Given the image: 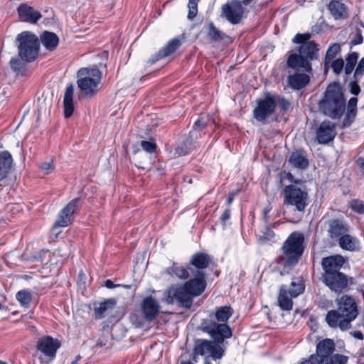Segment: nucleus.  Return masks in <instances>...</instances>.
Returning <instances> with one entry per match:
<instances>
[{
    "instance_id": "1",
    "label": "nucleus",
    "mask_w": 364,
    "mask_h": 364,
    "mask_svg": "<svg viewBox=\"0 0 364 364\" xmlns=\"http://www.w3.org/2000/svg\"><path fill=\"white\" fill-rule=\"evenodd\" d=\"M344 262V258L341 255L325 257L321 262L323 271L321 281L335 293L340 294L346 291L348 287V277L341 272Z\"/></svg>"
},
{
    "instance_id": "2",
    "label": "nucleus",
    "mask_w": 364,
    "mask_h": 364,
    "mask_svg": "<svg viewBox=\"0 0 364 364\" xmlns=\"http://www.w3.org/2000/svg\"><path fill=\"white\" fill-rule=\"evenodd\" d=\"M338 310H331L326 316V321L333 328L346 331L351 328V322L358 316L357 306L353 298L343 295L336 299Z\"/></svg>"
},
{
    "instance_id": "3",
    "label": "nucleus",
    "mask_w": 364,
    "mask_h": 364,
    "mask_svg": "<svg viewBox=\"0 0 364 364\" xmlns=\"http://www.w3.org/2000/svg\"><path fill=\"white\" fill-rule=\"evenodd\" d=\"M205 285L206 283L200 279H190L183 285L173 286L167 289L164 300L168 304L176 302L186 308H190L193 297L201 294Z\"/></svg>"
},
{
    "instance_id": "4",
    "label": "nucleus",
    "mask_w": 364,
    "mask_h": 364,
    "mask_svg": "<svg viewBox=\"0 0 364 364\" xmlns=\"http://www.w3.org/2000/svg\"><path fill=\"white\" fill-rule=\"evenodd\" d=\"M319 110L331 119H339L346 109V99L338 83L330 84L318 102Z\"/></svg>"
},
{
    "instance_id": "5",
    "label": "nucleus",
    "mask_w": 364,
    "mask_h": 364,
    "mask_svg": "<svg viewBox=\"0 0 364 364\" xmlns=\"http://www.w3.org/2000/svg\"><path fill=\"white\" fill-rule=\"evenodd\" d=\"M318 44L314 42L302 43L297 51H291L287 58L289 68L312 73L311 62L318 60Z\"/></svg>"
},
{
    "instance_id": "6",
    "label": "nucleus",
    "mask_w": 364,
    "mask_h": 364,
    "mask_svg": "<svg viewBox=\"0 0 364 364\" xmlns=\"http://www.w3.org/2000/svg\"><path fill=\"white\" fill-rule=\"evenodd\" d=\"M232 314L233 309L229 306L218 308L214 318L204 323V331L208 333L211 338H215L219 342H223L232 335L231 328L227 324V321Z\"/></svg>"
},
{
    "instance_id": "7",
    "label": "nucleus",
    "mask_w": 364,
    "mask_h": 364,
    "mask_svg": "<svg viewBox=\"0 0 364 364\" xmlns=\"http://www.w3.org/2000/svg\"><path fill=\"white\" fill-rule=\"evenodd\" d=\"M304 250V237L301 232H294L285 240L282 245L283 255L279 262L284 267L295 265Z\"/></svg>"
},
{
    "instance_id": "8",
    "label": "nucleus",
    "mask_w": 364,
    "mask_h": 364,
    "mask_svg": "<svg viewBox=\"0 0 364 364\" xmlns=\"http://www.w3.org/2000/svg\"><path fill=\"white\" fill-rule=\"evenodd\" d=\"M283 204L294 207V210L301 214L309 205V193L305 185L290 184L286 186L282 191Z\"/></svg>"
},
{
    "instance_id": "9",
    "label": "nucleus",
    "mask_w": 364,
    "mask_h": 364,
    "mask_svg": "<svg viewBox=\"0 0 364 364\" xmlns=\"http://www.w3.org/2000/svg\"><path fill=\"white\" fill-rule=\"evenodd\" d=\"M16 41L21 59L28 63L35 60L39 52L38 37L31 32L24 31L17 36Z\"/></svg>"
},
{
    "instance_id": "10",
    "label": "nucleus",
    "mask_w": 364,
    "mask_h": 364,
    "mask_svg": "<svg viewBox=\"0 0 364 364\" xmlns=\"http://www.w3.org/2000/svg\"><path fill=\"white\" fill-rule=\"evenodd\" d=\"M102 73L97 68H83L77 72V84L81 92L87 96L95 95L101 81Z\"/></svg>"
},
{
    "instance_id": "11",
    "label": "nucleus",
    "mask_w": 364,
    "mask_h": 364,
    "mask_svg": "<svg viewBox=\"0 0 364 364\" xmlns=\"http://www.w3.org/2000/svg\"><path fill=\"white\" fill-rule=\"evenodd\" d=\"M213 341L199 339L196 341L194 353L196 355L211 357L213 360L220 359L224 354V342H219L215 338Z\"/></svg>"
},
{
    "instance_id": "12",
    "label": "nucleus",
    "mask_w": 364,
    "mask_h": 364,
    "mask_svg": "<svg viewBox=\"0 0 364 364\" xmlns=\"http://www.w3.org/2000/svg\"><path fill=\"white\" fill-rule=\"evenodd\" d=\"M275 110L272 95L267 93L263 99L257 100V106L253 110L254 117L259 122L266 123L267 119Z\"/></svg>"
},
{
    "instance_id": "13",
    "label": "nucleus",
    "mask_w": 364,
    "mask_h": 364,
    "mask_svg": "<svg viewBox=\"0 0 364 364\" xmlns=\"http://www.w3.org/2000/svg\"><path fill=\"white\" fill-rule=\"evenodd\" d=\"M245 9L239 0H233L223 5L222 16L232 24H237L243 18Z\"/></svg>"
},
{
    "instance_id": "14",
    "label": "nucleus",
    "mask_w": 364,
    "mask_h": 364,
    "mask_svg": "<svg viewBox=\"0 0 364 364\" xmlns=\"http://www.w3.org/2000/svg\"><path fill=\"white\" fill-rule=\"evenodd\" d=\"M210 260V257L208 254L203 252L196 253L191 257L190 262L196 269L191 267L188 269L194 277L193 279H200L205 283L203 269L208 267Z\"/></svg>"
},
{
    "instance_id": "15",
    "label": "nucleus",
    "mask_w": 364,
    "mask_h": 364,
    "mask_svg": "<svg viewBox=\"0 0 364 364\" xmlns=\"http://www.w3.org/2000/svg\"><path fill=\"white\" fill-rule=\"evenodd\" d=\"M60 347V341L50 336L41 337L37 342V349L48 358L47 362L55 358L57 350Z\"/></svg>"
},
{
    "instance_id": "16",
    "label": "nucleus",
    "mask_w": 364,
    "mask_h": 364,
    "mask_svg": "<svg viewBox=\"0 0 364 364\" xmlns=\"http://www.w3.org/2000/svg\"><path fill=\"white\" fill-rule=\"evenodd\" d=\"M80 198H77L72 200L59 213L58 218L55 223V226L66 227L71 221V218L79 206Z\"/></svg>"
},
{
    "instance_id": "17",
    "label": "nucleus",
    "mask_w": 364,
    "mask_h": 364,
    "mask_svg": "<svg viewBox=\"0 0 364 364\" xmlns=\"http://www.w3.org/2000/svg\"><path fill=\"white\" fill-rule=\"evenodd\" d=\"M336 136L335 124L330 121H323L316 131V139L319 144H326Z\"/></svg>"
},
{
    "instance_id": "18",
    "label": "nucleus",
    "mask_w": 364,
    "mask_h": 364,
    "mask_svg": "<svg viewBox=\"0 0 364 364\" xmlns=\"http://www.w3.org/2000/svg\"><path fill=\"white\" fill-rule=\"evenodd\" d=\"M160 306L152 296L146 297L142 302L141 309L144 318L148 321H153L159 312Z\"/></svg>"
},
{
    "instance_id": "19",
    "label": "nucleus",
    "mask_w": 364,
    "mask_h": 364,
    "mask_svg": "<svg viewBox=\"0 0 364 364\" xmlns=\"http://www.w3.org/2000/svg\"><path fill=\"white\" fill-rule=\"evenodd\" d=\"M17 12L20 20L23 22L36 23L42 17L38 11L25 4L19 5Z\"/></svg>"
},
{
    "instance_id": "20",
    "label": "nucleus",
    "mask_w": 364,
    "mask_h": 364,
    "mask_svg": "<svg viewBox=\"0 0 364 364\" xmlns=\"http://www.w3.org/2000/svg\"><path fill=\"white\" fill-rule=\"evenodd\" d=\"M328 10L336 21H343L348 18V8L341 1L331 0L328 4Z\"/></svg>"
},
{
    "instance_id": "21",
    "label": "nucleus",
    "mask_w": 364,
    "mask_h": 364,
    "mask_svg": "<svg viewBox=\"0 0 364 364\" xmlns=\"http://www.w3.org/2000/svg\"><path fill=\"white\" fill-rule=\"evenodd\" d=\"M348 225L342 220L333 219L328 222V235L332 239H339L349 232Z\"/></svg>"
},
{
    "instance_id": "22",
    "label": "nucleus",
    "mask_w": 364,
    "mask_h": 364,
    "mask_svg": "<svg viewBox=\"0 0 364 364\" xmlns=\"http://www.w3.org/2000/svg\"><path fill=\"white\" fill-rule=\"evenodd\" d=\"M310 81V76L306 73H295L289 75L287 77L289 86L296 90H301L306 87Z\"/></svg>"
},
{
    "instance_id": "23",
    "label": "nucleus",
    "mask_w": 364,
    "mask_h": 364,
    "mask_svg": "<svg viewBox=\"0 0 364 364\" xmlns=\"http://www.w3.org/2000/svg\"><path fill=\"white\" fill-rule=\"evenodd\" d=\"M13 159L7 151L0 152V181L6 178L12 168Z\"/></svg>"
},
{
    "instance_id": "24",
    "label": "nucleus",
    "mask_w": 364,
    "mask_h": 364,
    "mask_svg": "<svg viewBox=\"0 0 364 364\" xmlns=\"http://www.w3.org/2000/svg\"><path fill=\"white\" fill-rule=\"evenodd\" d=\"M73 94L74 86L70 84L65 89L63 98L64 114L66 118H69L74 111Z\"/></svg>"
},
{
    "instance_id": "25",
    "label": "nucleus",
    "mask_w": 364,
    "mask_h": 364,
    "mask_svg": "<svg viewBox=\"0 0 364 364\" xmlns=\"http://www.w3.org/2000/svg\"><path fill=\"white\" fill-rule=\"evenodd\" d=\"M334 350L335 343L333 340L330 338H325L318 342L317 344L316 350V355H314L317 358H319L332 354L333 353Z\"/></svg>"
},
{
    "instance_id": "26",
    "label": "nucleus",
    "mask_w": 364,
    "mask_h": 364,
    "mask_svg": "<svg viewBox=\"0 0 364 364\" xmlns=\"http://www.w3.org/2000/svg\"><path fill=\"white\" fill-rule=\"evenodd\" d=\"M181 46V41L179 38H175L170 40L167 44L158 52L156 55V60L169 56Z\"/></svg>"
},
{
    "instance_id": "27",
    "label": "nucleus",
    "mask_w": 364,
    "mask_h": 364,
    "mask_svg": "<svg viewBox=\"0 0 364 364\" xmlns=\"http://www.w3.org/2000/svg\"><path fill=\"white\" fill-rule=\"evenodd\" d=\"M348 358L341 354H329L322 357L317 358L316 364H345L347 363Z\"/></svg>"
},
{
    "instance_id": "28",
    "label": "nucleus",
    "mask_w": 364,
    "mask_h": 364,
    "mask_svg": "<svg viewBox=\"0 0 364 364\" xmlns=\"http://www.w3.org/2000/svg\"><path fill=\"white\" fill-rule=\"evenodd\" d=\"M115 301L113 299H109L103 302L95 304L94 315L96 319H102L109 310L114 308Z\"/></svg>"
},
{
    "instance_id": "29",
    "label": "nucleus",
    "mask_w": 364,
    "mask_h": 364,
    "mask_svg": "<svg viewBox=\"0 0 364 364\" xmlns=\"http://www.w3.org/2000/svg\"><path fill=\"white\" fill-rule=\"evenodd\" d=\"M289 162L293 166L305 169L309 166V160L304 153L299 151L292 152L289 159Z\"/></svg>"
},
{
    "instance_id": "30",
    "label": "nucleus",
    "mask_w": 364,
    "mask_h": 364,
    "mask_svg": "<svg viewBox=\"0 0 364 364\" xmlns=\"http://www.w3.org/2000/svg\"><path fill=\"white\" fill-rule=\"evenodd\" d=\"M338 244L343 250L354 251L358 247L359 242L355 237L347 232L338 239Z\"/></svg>"
},
{
    "instance_id": "31",
    "label": "nucleus",
    "mask_w": 364,
    "mask_h": 364,
    "mask_svg": "<svg viewBox=\"0 0 364 364\" xmlns=\"http://www.w3.org/2000/svg\"><path fill=\"white\" fill-rule=\"evenodd\" d=\"M289 294L286 287L282 286L278 296V304L279 307L285 311L291 310L293 306L292 297L289 296Z\"/></svg>"
},
{
    "instance_id": "32",
    "label": "nucleus",
    "mask_w": 364,
    "mask_h": 364,
    "mask_svg": "<svg viewBox=\"0 0 364 364\" xmlns=\"http://www.w3.org/2000/svg\"><path fill=\"white\" fill-rule=\"evenodd\" d=\"M41 41L45 48L49 50H53L59 43V38L58 36L49 31H44L42 37Z\"/></svg>"
},
{
    "instance_id": "33",
    "label": "nucleus",
    "mask_w": 364,
    "mask_h": 364,
    "mask_svg": "<svg viewBox=\"0 0 364 364\" xmlns=\"http://www.w3.org/2000/svg\"><path fill=\"white\" fill-rule=\"evenodd\" d=\"M166 271L169 274H174L179 279H186L189 277L188 269L178 266L175 263H173L171 267L168 268Z\"/></svg>"
},
{
    "instance_id": "34",
    "label": "nucleus",
    "mask_w": 364,
    "mask_h": 364,
    "mask_svg": "<svg viewBox=\"0 0 364 364\" xmlns=\"http://www.w3.org/2000/svg\"><path fill=\"white\" fill-rule=\"evenodd\" d=\"M358 58V53L356 52H352L348 54L346 58V64L344 68L346 75H350L352 73L355 68V65Z\"/></svg>"
},
{
    "instance_id": "35",
    "label": "nucleus",
    "mask_w": 364,
    "mask_h": 364,
    "mask_svg": "<svg viewBox=\"0 0 364 364\" xmlns=\"http://www.w3.org/2000/svg\"><path fill=\"white\" fill-rule=\"evenodd\" d=\"M208 35L209 38L214 41H220L223 40L227 36L218 30L213 24L210 22L208 25Z\"/></svg>"
},
{
    "instance_id": "36",
    "label": "nucleus",
    "mask_w": 364,
    "mask_h": 364,
    "mask_svg": "<svg viewBox=\"0 0 364 364\" xmlns=\"http://www.w3.org/2000/svg\"><path fill=\"white\" fill-rule=\"evenodd\" d=\"M213 123V119L208 114H201L200 117L195 122L193 128L194 129L200 130L205 127L210 126Z\"/></svg>"
},
{
    "instance_id": "37",
    "label": "nucleus",
    "mask_w": 364,
    "mask_h": 364,
    "mask_svg": "<svg viewBox=\"0 0 364 364\" xmlns=\"http://www.w3.org/2000/svg\"><path fill=\"white\" fill-rule=\"evenodd\" d=\"M340 50L341 46L339 43H334L328 48L324 59L325 66H327L330 63V62L333 59L337 53L340 52Z\"/></svg>"
},
{
    "instance_id": "38",
    "label": "nucleus",
    "mask_w": 364,
    "mask_h": 364,
    "mask_svg": "<svg viewBox=\"0 0 364 364\" xmlns=\"http://www.w3.org/2000/svg\"><path fill=\"white\" fill-rule=\"evenodd\" d=\"M272 97L274 101L275 109L277 107H278L281 110L286 111L290 107V102L284 97L277 95H272Z\"/></svg>"
},
{
    "instance_id": "39",
    "label": "nucleus",
    "mask_w": 364,
    "mask_h": 364,
    "mask_svg": "<svg viewBox=\"0 0 364 364\" xmlns=\"http://www.w3.org/2000/svg\"><path fill=\"white\" fill-rule=\"evenodd\" d=\"M16 298L22 306H27L31 301V294L28 290H21L16 293Z\"/></svg>"
},
{
    "instance_id": "40",
    "label": "nucleus",
    "mask_w": 364,
    "mask_h": 364,
    "mask_svg": "<svg viewBox=\"0 0 364 364\" xmlns=\"http://www.w3.org/2000/svg\"><path fill=\"white\" fill-rule=\"evenodd\" d=\"M304 291V286L302 283H296L292 282L291 284V288L289 291V294L291 297H296Z\"/></svg>"
},
{
    "instance_id": "41",
    "label": "nucleus",
    "mask_w": 364,
    "mask_h": 364,
    "mask_svg": "<svg viewBox=\"0 0 364 364\" xmlns=\"http://www.w3.org/2000/svg\"><path fill=\"white\" fill-rule=\"evenodd\" d=\"M199 0H189L188 4V18L193 20L197 15L198 12V4Z\"/></svg>"
},
{
    "instance_id": "42",
    "label": "nucleus",
    "mask_w": 364,
    "mask_h": 364,
    "mask_svg": "<svg viewBox=\"0 0 364 364\" xmlns=\"http://www.w3.org/2000/svg\"><path fill=\"white\" fill-rule=\"evenodd\" d=\"M11 68L16 74L21 73L24 68V63L16 58H12L9 62Z\"/></svg>"
},
{
    "instance_id": "43",
    "label": "nucleus",
    "mask_w": 364,
    "mask_h": 364,
    "mask_svg": "<svg viewBox=\"0 0 364 364\" xmlns=\"http://www.w3.org/2000/svg\"><path fill=\"white\" fill-rule=\"evenodd\" d=\"M39 168L44 174H49L52 173L55 169L53 159H49L47 161L41 163L39 165Z\"/></svg>"
},
{
    "instance_id": "44",
    "label": "nucleus",
    "mask_w": 364,
    "mask_h": 364,
    "mask_svg": "<svg viewBox=\"0 0 364 364\" xmlns=\"http://www.w3.org/2000/svg\"><path fill=\"white\" fill-rule=\"evenodd\" d=\"M350 208L358 214H364V202L360 200H353L350 204Z\"/></svg>"
},
{
    "instance_id": "45",
    "label": "nucleus",
    "mask_w": 364,
    "mask_h": 364,
    "mask_svg": "<svg viewBox=\"0 0 364 364\" xmlns=\"http://www.w3.org/2000/svg\"><path fill=\"white\" fill-rule=\"evenodd\" d=\"M140 146L142 149L148 154H152L155 152L156 149V144L154 141H141L140 142Z\"/></svg>"
},
{
    "instance_id": "46",
    "label": "nucleus",
    "mask_w": 364,
    "mask_h": 364,
    "mask_svg": "<svg viewBox=\"0 0 364 364\" xmlns=\"http://www.w3.org/2000/svg\"><path fill=\"white\" fill-rule=\"evenodd\" d=\"M358 103V99L355 97H351L348 101V112L347 116L350 117V116L355 117L356 113V107Z\"/></svg>"
},
{
    "instance_id": "47",
    "label": "nucleus",
    "mask_w": 364,
    "mask_h": 364,
    "mask_svg": "<svg viewBox=\"0 0 364 364\" xmlns=\"http://www.w3.org/2000/svg\"><path fill=\"white\" fill-rule=\"evenodd\" d=\"M344 67V61L342 58H338L331 63V68L336 75H339Z\"/></svg>"
},
{
    "instance_id": "48",
    "label": "nucleus",
    "mask_w": 364,
    "mask_h": 364,
    "mask_svg": "<svg viewBox=\"0 0 364 364\" xmlns=\"http://www.w3.org/2000/svg\"><path fill=\"white\" fill-rule=\"evenodd\" d=\"M311 38V34L309 33L301 34L297 33L293 38V42L295 43H302L310 42L309 40Z\"/></svg>"
},
{
    "instance_id": "49",
    "label": "nucleus",
    "mask_w": 364,
    "mask_h": 364,
    "mask_svg": "<svg viewBox=\"0 0 364 364\" xmlns=\"http://www.w3.org/2000/svg\"><path fill=\"white\" fill-rule=\"evenodd\" d=\"M364 74V58H362L359 61L357 68H355L353 77L354 79H360V76Z\"/></svg>"
},
{
    "instance_id": "50",
    "label": "nucleus",
    "mask_w": 364,
    "mask_h": 364,
    "mask_svg": "<svg viewBox=\"0 0 364 364\" xmlns=\"http://www.w3.org/2000/svg\"><path fill=\"white\" fill-rule=\"evenodd\" d=\"M191 149L192 147L190 145L188 146L186 145V143H183L181 145H178L175 150L176 154H178V156H181L188 154Z\"/></svg>"
},
{
    "instance_id": "51",
    "label": "nucleus",
    "mask_w": 364,
    "mask_h": 364,
    "mask_svg": "<svg viewBox=\"0 0 364 364\" xmlns=\"http://www.w3.org/2000/svg\"><path fill=\"white\" fill-rule=\"evenodd\" d=\"M359 80L360 79H354V80L349 84L350 92L354 95H358L360 92V87L358 85Z\"/></svg>"
},
{
    "instance_id": "52",
    "label": "nucleus",
    "mask_w": 364,
    "mask_h": 364,
    "mask_svg": "<svg viewBox=\"0 0 364 364\" xmlns=\"http://www.w3.org/2000/svg\"><path fill=\"white\" fill-rule=\"evenodd\" d=\"M363 37L362 35V32L360 29H358L356 31L354 38L350 41V45L355 46V45L361 44L363 43Z\"/></svg>"
},
{
    "instance_id": "53",
    "label": "nucleus",
    "mask_w": 364,
    "mask_h": 364,
    "mask_svg": "<svg viewBox=\"0 0 364 364\" xmlns=\"http://www.w3.org/2000/svg\"><path fill=\"white\" fill-rule=\"evenodd\" d=\"M284 178H287V180H289V181L291 183V184H296L298 186H303V185H304V181H302L300 179H296L294 178V176L291 173H285V176H284Z\"/></svg>"
},
{
    "instance_id": "54",
    "label": "nucleus",
    "mask_w": 364,
    "mask_h": 364,
    "mask_svg": "<svg viewBox=\"0 0 364 364\" xmlns=\"http://www.w3.org/2000/svg\"><path fill=\"white\" fill-rule=\"evenodd\" d=\"M360 176H364V159L359 157L356 161Z\"/></svg>"
},
{
    "instance_id": "55",
    "label": "nucleus",
    "mask_w": 364,
    "mask_h": 364,
    "mask_svg": "<svg viewBox=\"0 0 364 364\" xmlns=\"http://www.w3.org/2000/svg\"><path fill=\"white\" fill-rule=\"evenodd\" d=\"M96 346H99L100 348H103V347L108 348L109 346L107 343V340H106L105 338H100L97 341V342L96 343Z\"/></svg>"
},
{
    "instance_id": "56",
    "label": "nucleus",
    "mask_w": 364,
    "mask_h": 364,
    "mask_svg": "<svg viewBox=\"0 0 364 364\" xmlns=\"http://www.w3.org/2000/svg\"><path fill=\"white\" fill-rule=\"evenodd\" d=\"M230 218V210H225L220 216V220L223 223L229 220Z\"/></svg>"
},
{
    "instance_id": "57",
    "label": "nucleus",
    "mask_w": 364,
    "mask_h": 364,
    "mask_svg": "<svg viewBox=\"0 0 364 364\" xmlns=\"http://www.w3.org/2000/svg\"><path fill=\"white\" fill-rule=\"evenodd\" d=\"M134 154L136 157H141V158H144L146 160H149V161L150 160L149 156H148L146 154L143 153L142 151H141L139 149L134 150Z\"/></svg>"
},
{
    "instance_id": "58",
    "label": "nucleus",
    "mask_w": 364,
    "mask_h": 364,
    "mask_svg": "<svg viewBox=\"0 0 364 364\" xmlns=\"http://www.w3.org/2000/svg\"><path fill=\"white\" fill-rule=\"evenodd\" d=\"M316 357L314 355H311L308 360H305L300 364H316Z\"/></svg>"
},
{
    "instance_id": "59",
    "label": "nucleus",
    "mask_w": 364,
    "mask_h": 364,
    "mask_svg": "<svg viewBox=\"0 0 364 364\" xmlns=\"http://www.w3.org/2000/svg\"><path fill=\"white\" fill-rule=\"evenodd\" d=\"M269 210L270 209L268 208V207H266L264 210H263V218H264V221L267 223L269 220Z\"/></svg>"
},
{
    "instance_id": "60",
    "label": "nucleus",
    "mask_w": 364,
    "mask_h": 364,
    "mask_svg": "<svg viewBox=\"0 0 364 364\" xmlns=\"http://www.w3.org/2000/svg\"><path fill=\"white\" fill-rule=\"evenodd\" d=\"M353 336L357 339H359V340H363V333L360 331H355L354 333H353Z\"/></svg>"
},
{
    "instance_id": "61",
    "label": "nucleus",
    "mask_w": 364,
    "mask_h": 364,
    "mask_svg": "<svg viewBox=\"0 0 364 364\" xmlns=\"http://www.w3.org/2000/svg\"><path fill=\"white\" fill-rule=\"evenodd\" d=\"M105 287L109 289H112L116 287V285L114 284V283L111 280H107L105 282Z\"/></svg>"
},
{
    "instance_id": "62",
    "label": "nucleus",
    "mask_w": 364,
    "mask_h": 364,
    "mask_svg": "<svg viewBox=\"0 0 364 364\" xmlns=\"http://www.w3.org/2000/svg\"><path fill=\"white\" fill-rule=\"evenodd\" d=\"M232 200H233V196L232 195L229 196V197H228V198L227 200V203L228 204H230L232 202Z\"/></svg>"
},
{
    "instance_id": "63",
    "label": "nucleus",
    "mask_w": 364,
    "mask_h": 364,
    "mask_svg": "<svg viewBox=\"0 0 364 364\" xmlns=\"http://www.w3.org/2000/svg\"><path fill=\"white\" fill-rule=\"evenodd\" d=\"M81 358L80 355H77L74 361L72 362V364H77V361Z\"/></svg>"
},
{
    "instance_id": "64",
    "label": "nucleus",
    "mask_w": 364,
    "mask_h": 364,
    "mask_svg": "<svg viewBox=\"0 0 364 364\" xmlns=\"http://www.w3.org/2000/svg\"><path fill=\"white\" fill-rule=\"evenodd\" d=\"M210 357L205 358V362H204V364H211L210 360Z\"/></svg>"
}]
</instances>
